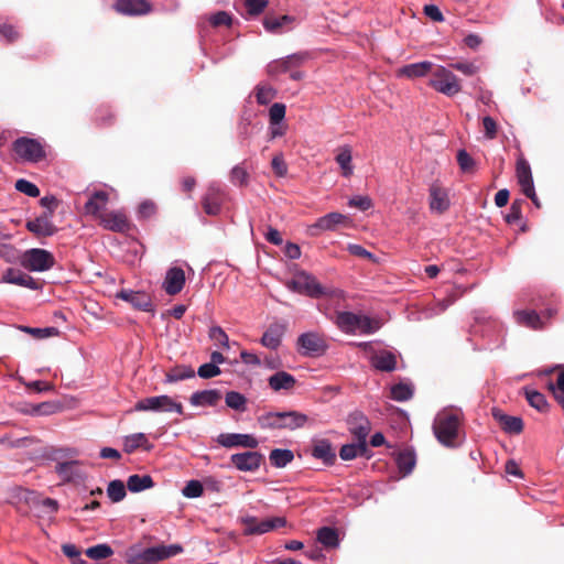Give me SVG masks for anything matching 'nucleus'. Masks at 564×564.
<instances>
[{"label":"nucleus","mask_w":564,"mask_h":564,"mask_svg":"<svg viewBox=\"0 0 564 564\" xmlns=\"http://www.w3.org/2000/svg\"><path fill=\"white\" fill-rule=\"evenodd\" d=\"M347 216L340 213H329L319 217L314 224L308 226L307 231L311 236H317L322 231H333L347 221Z\"/></svg>","instance_id":"nucleus-15"},{"label":"nucleus","mask_w":564,"mask_h":564,"mask_svg":"<svg viewBox=\"0 0 564 564\" xmlns=\"http://www.w3.org/2000/svg\"><path fill=\"white\" fill-rule=\"evenodd\" d=\"M215 189L214 185H210L204 196L203 207L206 214L208 215H217L220 212L221 198H213V191Z\"/></svg>","instance_id":"nucleus-44"},{"label":"nucleus","mask_w":564,"mask_h":564,"mask_svg":"<svg viewBox=\"0 0 564 564\" xmlns=\"http://www.w3.org/2000/svg\"><path fill=\"white\" fill-rule=\"evenodd\" d=\"M183 552L180 544H159L155 546L139 549L132 546L127 551L128 564H156L160 561L173 557Z\"/></svg>","instance_id":"nucleus-2"},{"label":"nucleus","mask_w":564,"mask_h":564,"mask_svg":"<svg viewBox=\"0 0 564 564\" xmlns=\"http://www.w3.org/2000/svg\"><path fill=\"white\" fill-rule=\"evenodd\" d=\"M451 67L466 76H473L479 70V67L476 64L469 62H456L451 64Z\"/></svg>","instance_id":"nucleus-61"},{"label":"nucleus","mask_w":564,"mask_h":564,"mask_svg":"<svg viewBox=\"0 0 564 564\" xmlns=\"http://www.w3.org/2000/svg\"><path fill=\"white\" fill-rule=\"evenodd\" d=\"M221 394L218 390L196 391L191 395L189 402L194 406H214L220 400Z\"/></svg>","instance_id":"nucleus-34"},{"label":"nucleus","mask_w":564,"mask_h":564,"mask_svg":"<svg viewBox=\"0 0 564 564\" xmlns=\"http://www.w3.org/2000/svg\"><path fill=\"white\" fill-rule=\"evenodd\" d=\"M414 388L412 383L399 382L391 387L390 397L398 402H405L413 397Z\"/></svg>","instance_id":"nucleus-39"},{"label":"nucleus","mask_w":564,"mask_h":564,"mask_svg":"<svg viewBox=\"0 0 564 564\" xmlns=\"http://www.w3.org/2000/svg\"><path fill=\"white\" fill-rule=\"evenodd\" d=\"M525 398L529 404L540 412H544L549 408V403L541 392L536 390L525 389Z\"/></svg>","instance_id":"nucleus-47"},{"label":"nucleus","mask_w":564,"mask_h":564,"mask_svg":"<svg viewBox=\"0 0 564 564\" xmlns=\"http://www.w3.org/2000/svg\"><path fill=\"white\" fill-rule=\"evenodd\" d=\"M221 370L218 366L207 362L198 367L197 375L200 378L209 379L220 375Z\"/></svg>","instance_id":"nucleus-58"},{"label":"nucleus","mask_w":564,"mask_h":564,"mask_svg":"<svg viewBox=\"0 0 564 564\" xmlns=\"http://www.w3.org/2000/svg\"><path fill=\"white\" fill-rule=\"evenodd\" d=\"M26 229L36 236L50 237L53 236L57 228L52 221V212L44 213L43 215L29 220L26 223Z\"/></svg>","instance_id":"nucleus-20"},{"label":"nucleus","mask_w":564,"mask_h":564,"mask_svg":"<svg viewBox=\"0 0 564 564\" xmlns=\"http://www.w3.org/2000/svg\"><path fill=\"white\" fill-rule=\"evenodd\" d=\"M317 541L325 547H336L339 544L338 533L334 528L323 527L317 531Z\"/></svg>","instance_id":"nucleus-42"},{"label":"nucleus","mask_w":564,"mask_h":564,"mask_svg":"<svg viewBox=\"0 0 564 564\" xmlns=\"http://www.w3.org/2000/svg\"><path fill=\"white\" fill-rule=\"evenodd\" d=\"M556 368L561 369L557 380H556V383L551 382L549 384V388H550V390L553 391L556 401L564 409V366H557Z\"/></svg>","instance_id":"nucleus-51"},{"label":"nucleus","mask_w":564,"mask_h":564,"mask_svg":"<svg viewBox=\"0 0 564 564\" xmlns=\"http://www.w3.org/2000/svg\"><path fill=\"white\" fill-rule=\"evenodd\" d=\"M457 162L463 172H470L475 166V160L465 150L458 151Z\"/></svg>","instance_id":"nucleus-57"},{"label":"nucleus","mask_w":564,"mask_h":564,"mask_svg":"<svg viewBox=\"0 0 564 564\" xmlns=\"http://www.w3.org/2000/svg\"><path fill=\"white\" fill-rule=\"evenodd\" d=\"M429 85L447 97L455 96L462 90L457 76L442 65L434 66Z\"/></svg>","instance_id":"nucleus-6"},{"label":"nucleus","mask_w":564,"mask_h":564,"mask_svg":"<svg viewBox=\"0 0 564 564\" xmlns=\"http://www.w3.org/2000/svg\"><path fill=\"white\" fill-rule=\"evenodd\" d=\"M335 161L339 165L340 173L344 177L349 178L354 174L352 150L350 145L344 144L339 147L337 149Z\"/></svg>","instance_id":"nucleus-31"},{"label":"nucleus","mask_w":564,"mask_h":564,"mask_svg":"<svg viewBox=\"0 0 564 564\" xmlns=\"http://www.w3.org/2000/svg\"><path fill=\"white\" fill-rule=\"evenodd\" d=\"M107 495L112 502L123 500L127 495L123 481L119 479L110 481L107 487Z\"/></svg>","instance_id":"nucleus-48"},{"label":"nucleus","mask_w":564,"mask_h":564,"mask_svg":"<svg viewBox=\"0 0 564 564\" xmlns=\"http://www.w3.org/2000/svg\"><path fill=\"white\" fill-rule=\"evenodd\" d=\"M336 326L345 334H375L381 327L380 323L367 315L351 312H336Z\"/></svg>","instance_id":"nucleus-4"},{"label":"nucleus","mask_w":564,"mask_h":564,"mask_svg":"<svg viewBox=\"0 0 564 564\" xmlns=\"http://www.w3.org/2000/svg\"><path fill=\"white\" fill-rule=\"evenodd\" d=\"M308 422V416L297 411L268 412L258 417L262 429L297 430Z\"/></svg>","instance_id":"nucleus-5"},{"label":"nucleus","mask_w":564,"mask_h":564,"mask_svg":"<svg viewBox=\"0 0 564 564\" xmlns=\"http://www.w3.org/2000/svg\"><path fill=\"white\" fill-rule=\"evenodd\" d=\"M15 188H17V191H19L30 197H37L40 195L39 187L34 183H32L28 180H24V178H20L17 181Z\"/></svg>","instance_id":"nucleus-52"},{"label":"nucleus","mask_w":564,"mask_h":564,"mask_svg":"<svg viewBox=\"0 0 564 564\" xmlns=\"http://www.w3.org/2000/svg\"><path fill=\"white\" fill-rule=\"evenodd\" d=\"M0 35L8 43L14 42L19 37V33L14 29L13 25L9 24L8 22H1V21H0Z\"/></svg>","instance_id":"nucleus-60"},{"label":"nucleus","mask_w":564,"mask_h":564,"mask_svg":"<svg viewBox=\"0 0 564 564\" xmlns=\"http://www.w3.org/2000/svg\"><path fill=\"white\" fill-rule=\"evenodd\" d=\"M269 387L273 391L291 390L296 383L294 376L286 371H278L268 379Z\"/></svg>","instance_id":"nucleus-32"},{"label":"nucleus","mask_w":564,"mask_h":564,"mask_svg":"<svg viewBox=\"0 0 564 564\" xmlns=\"http://www.w3.org/2000/svg\"><path fill=\"white\" fill-rule=\"evenodd\" d=\"M288 288L293 292L304 294L312 299H319L322 296L333 299L344 297L341 290H328L324 288L314 275L305 271L296 273L294 278L288 282Z\"/></svg>","instance_id":"nucleus-3"},{"label":"nucleus","mask_w":564,"mask_h":564,"mask_svg":"<svg viewBox=\"0 0 564 564\" xmlns=\"http://www.w3.org/2000/svg\"><path fill=\"white\" fill-rule=\"evenodd\" d=\"M134 410L140 412H175L177 414H183L182 403L174 401L166 394L144 398L135 403Z\"/></svg>","instance_id":"nucleus-8"},{"label":"nucleus","mask_w":564,"mask_h":564,"mask_svg":"<svg viewBox=\"0 0 564 564\" xmlns=\"http://www.w3.org/2000/svg\"><path fill=\"white\" fill-rule=\"evenodd\" d=\"M268 6L267 0H245V7L250 15L260 14Z\"/></svg>","instance_id":"nucleus-59"},{"label":"nucleus","mask_w":564,"mask_h":564,"mask_svg":"<svg viewBox=\"0 0 564 564\" xmlns=\"http://www.w3.org/2000/svg\"><path fill=\"white\" fill-rule=\"evenodd\" d=\"M269 458L272 466L283 468L293 460L294 454L291 449L275 448L271 451Z\"/></svg>","instance_id":"nucleus-41"},{"label":"nucleus","mask_w":564,"mask_h":564,"mask_svg":"<svg viewBox=\"0 0 564 564\" xmlns=\"http://www.w3.org/2000/svg\"><path fill=\"white\" fill-rule=\"evenodd\" d=\"M208 337L216 346L224 349L230 348L229 337L220 326H212L208 332Z\"/></svg>","instance_id":"nucleus-49"},{"label":"nucleus","mask_w":564,"mask_h":564,"mask_svg":"<svg viewBox=\"0 0 564 564\" xmlns=\"http://www.w3.org/2000/svg\"><path fill=\"white\" fill-rule=\"evenodd\" d=\"M462 420V412L459 409L448 408L437 413L433 431L444 446H455V440L458 435V429Z\"/></svg>","instance_id":"nucleus-1"},{"label":"nucleus","mask_w":564,"mask_h":564,"mask_svg":"<svg viewBox=\"0 0 564 564\" xmlns=\"http://www.w3.org/2000/svg\"><path fill=\"white\" fill-rule=\"evenodd\" d=\"M492 416L499 424L501 425L502 430L510 434H519L523 430V421L519 416H511L508 414L502 413L501 410L494 408L492 409Z\"/></svg>","instance_id":"nucleus-27"},{"label":"nucleus","mask_w":564,"mask_h":564,"mask_svg":"<svg viewBox=\"0 0 564 564\" xmlns=\"http://www.w3.org/2000/svg\"><path fill=\"white\" fill-rule=\"evenodd\" d=\"M86 555L91 560H104L113 554V550L106 543L90 546L86 550Z\"/></svg>","instance_id":"nucleus-50"},{"label":"nucleus","mask_w":564,"mask_h":564,"mask_svg":"<svg viewBox=\"0 0 564 564\" xmlns=\"http://www.w3.org/2000/svg\"><path fill=\"white\" fill-rule=\"evenodd\" d=\"M482 126L485 130V137L488 140H492L497 137L498 126L497 122L489 116L482 118Z\"/></svg>","instance_id":"nucleus-64"},{"label":"nucleus","mask_w":564,"mask_h":564,"mask_svg":"<svg viewBox=\"0 0 564 564\" xmlns=\"http://www.w3.org/2000/svg\"><path fill=\"white\" fill-rule=\"evenodd\" d=\"M397 465L403 475H409L415 466V454L409 449L399 453Z\"/></svg>","instance_id":"nucleus-43"},{"label":"nucleus","mask_w":564,"mask_h":564,"mask_svg":"<svg viewBox=\"0 0 564 564\" xmlns=\"http://www.w3.org/2000/svg\"><path fill=\"white\" fill-rule=\"evenodd\" d=\"M109 202V194L105 191H95L90 194L86 202L84 209L87 215H91L96 218H100L104 215V210Z\"/></svg>","instance_id":"nucleus-25"},{"label":"nucleus","mask_w":564,"mask_h":564,"mask_svg":"<svg viewBox=\"0 0 564 564\" xmlns=\"http://www.w3.org/2000/svg\"><path fill=\"white\" fill-rule=\"evenodd\" d=\"M358 456L369 457L367 443L357 441L356 443L345 444L339 451V457L343 460H351Z\"/></svg>","instance_id":"nucleus-35"},{"label":"nucleus","mask_w":564,"mask_h":564,"mask_svg":"<svg viewBox=\"0 0 564 564\" xmlns=\"http://www.w3.org/2000/svg\"><path fill=\"white\" fill-rule=\"evenodd\" d=\"M19 498L24 500L32 511H35L37 516L52 514L57 511V501L51 498H43L35 491L21 489L19 491Z\"/></svg>","instance_id":"nucleus-11"},{"label":"nucleus","mask_w":564,"mask_h":564,"mask_svg":"<svg viewBox=\"0 0 564 564\" xmlns=\"http://www.w3.org/2000/svg\"><path fill=\"white\" fill-rule=\"evenodd\" d=\"M256 99L259 105H268L276 95V90L268 84H259L256 86Z\"/></svg>","instance_id":"nucleus-45"},{"label":"nucleus","mask_w":564,"mask_h":564,"mask_svg":"<svg viewBox=\"0 0 564 564\" xmlns=\"http://www.w3.org/2000/svg\"><path fill=\"white\" fill-rule=\"evenodd\" d=\"M194 377V370L191 368H175L166 375L167 382H177Z\"/></svg>","instance_id":"nucleus-54"},{"label":"nucleus","mask_w":564,"mask_h":564,"mask_svg":"<svg viewBox=\"0 0 564 564\" xmlns=\"http://www.w3.org/2000/svg\"><path fill=\"white\" fill-rule=\"evenodd\" d=\"M271 166H272L274 173L279 177H283L288 173V165H286L284 158L281 153L273 156Z\"/></svg>","instance_id":"nucleus-63"},{"label":"nucleus","mask_w":564,"mask_h":564,"mask_svg":"<svg viewBox=\"0 0 564 564\" xmlns=\"http://www.w3.org/2000/svg\"><path fill=\"white\" fill-rule=\"evenodd\" d=\"M117 297L130 303L133 307L140 311L151 312L153 310L151 299L144 292L121 290L119 293H117Z\"/></svg>","instance_id":"nucleus-22"},{"label":"nucleus","mask_w":564,"mask_h":564,"mask_svg":"<svg viewBox=\"0 0 564 564\" xmlns=\"http://www.w3.org/2000/svg\"><path fill=\"white\" fill-rule=\"evenodd\" d=\"M3 281L7 283L24 286L30 290H37L40 286L39 282L30 274L17 269H8L3 275Z\"/></svg>","instance_id":"nucleus-30"},{"label":"nucleus","mask_w":564,"mask_h":564,"mask_svg":"<svg viewBox=\"0 0 564 564\" xmlns=\"http://www.w3.org/2000/svg\"><path fill=\"white\" fill-rule=\"evenodd\" d=\"M285 330V324L279 322L272 323L263 333L260 339L261 345L271 350H276L281 346Z\"/></svg>","instance_id":"nucleus-21"},{"label":"nucleus","mask_w":564,"mask_h":564,"mask_svg":"<svg viewBox=\"0 0 564 564\" xmlns=\"http://www.w3.org/2000/svg\"><path fill=\"white\" fill-rule=\"evenodd\" d=\"M314 458L323 460L326 465H333L336 459L335 451L328 440L318 438L313 441V447L311 452Z\"/></svg>","instance_id":"nucleus-28"},{"label":"nucleus","mask_w":564,"mask_h":564,"mask_svg":"<svg viewBox=\"0 0 564 564\" xmlns=\"http://www.w3.org/2000/svg\"><path fill=\"white\" fill-rule=\"evenodd\" d=\"M231 464L240 471L253 473L263 462V455L259 452H243L230 456Z\"/></svg>","instance_id":"nucleus-14"},{"label":"nucleus","mask_w":564,"mask_h":564,"mask_svg":"<svg viewBox=\"0 0 564 564\" xmlns=\"http://www.w3.org/2000/svg\"><path fill=\"white\" fill-rule=\"evenodd\" d=\"M154 486L153 479L150 475H131L127 480V488L131 492H140L150 489Z\"/></svg>","instance_id":"nucleus-36"},{"label":"nucleus","mask_w":564,"mask_h":564,"mask_svg":"<svg viewBox=\"0 0 564 564\" xmlns=\"http://www.w3.org/2000/svg\"><path fill=\"white\" fill-rule=\"evenodd\" d=\"M516 172L518 183L520 184L523 194L534 195L533 177L529 163L523 159H519L517 162Z\"/></svg>","instance_id":"nucleus-29"},{"label":"nucleus","mask_w":564,"mask_h":564,"mask_svg":"<svg viewBox=\"0 0 564 564\" xmlns=\"http://www.w3.org/2000/svg\"><path fill=\"white\" fill-rule=\"evenodd\" d=\"M185 284V272L183 269L172 267L167 270L163 282V289L169 295L180 293Z\"/></svg>","instance_id":"nucleus-23"},{"label":"nucleus","mask_w":564,"mask_h":564,"mask_svg":"<svg viewBox=\"0 0 564 564\" xmlns=\"http://www.w3.org/2000/svg\"><path fill=\"white\" fill-rule=\"evenodd\" d=\"M99 223L105 229L116 232H124L130 228L128 217L123 210L104 213V215H100Z\"/></svg>","instance_id":"nucleus-17"},{"label":"nucleus","mask_w":564,"mask_h":564,"mask_svg":"<svg viewBox=\"0 0 564 564\" xmlns=\"http://www.w3.org/2000/svg\"><path fill=\"white\" fill-rule=\"evenodd\" d=\"M21 263L30 271L44 272L54 267L55 259L52 252L45 249L33 248L23 253Z\"/></svg>","instance_id":"nucleus-9"},{"label":"nucleus","mask_w":564,"mask_h":564,"mask_svg":"<svg viewBox=\"0 0 564 564\" xmlns=\"http://www.w3.org/2000/svg\"><path fill=\"white\" fill-rule=\"evenodd\" d=\"M285 110L284 104H273L269 109L270 123H281L285 117Z\"/></svg>","instance_id":"nucleus-55"},{"label":"nucleus","mask_w":564,"mask_h":564,"mask_svg":"<svg viewBox=\"0 0 564 564\" xmlns=\"http://www.w3.org/2000/svg\"><path fill=\"white\" fill-rule=\"evenodd\" d=\"M371 365L380 371H393L397 367V357L388 350H380L371 357Z\"/></svg>","instance_id":"nucleus-33"},{"label":"nucleus","mask_w":564,"mask_h":564,"mask_svg":"<svg viewBox=\"0 0 564 564\" xmlns=\"http://www.w3.org/2000/svg\"><path fill=\"white\" fill-rule=\"evenodd\" d=\"M517 322L532 329L542 328L540 315L535 311H519L516 313Z\"/></svg>","instance_id":"nucleus-40"},{"label":"nucleus","mask_w":564,"mask_h":564,"mask_svg":"<svg viewBox=\"0 0 564 564\" xmlns=\"http://www.w3.org/2000/svg\"><path fill=\"white\" fill-rule=\"evenodd\" d=\"M204 488L200 481L189 480L182 489V494L186 498H198L203 495Z\"/></svg>","instance_id":"nucleus-53"},{"label":"nucleus","mask_w":564,"mask_h":564,"mask_svg":"<svg viewBox=\"0 0 564 564\" xmlns=\"http://www.w3.org/2000/svg\"><path fill=\"white\" fill-rule=\"evenodd\" d=\"M239 521L243 525L242 532L245 535H261L286 525V519L284 517L259 520L252 516H245L241 517Z\"/></svg>","instance_id":"nucleus-7"},{"label":"nucleus","mask_w":564,"mask_h":564,"mask_svg":"<svg viewBox=\"0 0 564 564\" xmlns=\"http://www.w3.org/2000/svg\"><path fill=\"white\" fill-rule=\"evenodd\" d=\"M306 58V53L291 54L285 58H281L270 63L268 65V74L270 76H275L282 73L291 72L293 68L302 65Z\"/></svg>","instance_id":"nucleus-18"},{"label":"nucleus","mask_w":564,"mask_h":564,"mask_svg":"<svg viewBox=\"0 0 564 564\" xmlns=\"http://www.w3.org/2000/svg\"><path fill=\"white\" fill-rule=\"evenodd\" d=\"M139 447H143L145 449H150L151 445L149 444V441L143 433H134L131 435H128L123 440V449L126 453H133Z\"/></svg>","instance_id":"nucleus-37"},{"label":"nucleus","mask_w":564,"mask_h":564,"mask_svg":"<svg viewBox=\"0 0 564 564\" xmlns=\"http://www.w3.org/2000/svg\"><path fill=\"white\" fill-rule=\"evenodd\" d=\"M225 402L228 408L243 412L247 409V399L243 394L237 391H229L226 393Z\"/></svg>","instance_id":"nucleus-46"},{"label":"nucleus","mask_w":564,"mask_h":564,"mask_svg":"<svg viewBox=\"0 0 564 564\" xmlns=\"http://www.w3.org/2000/svg\"><path fill=\"white\" fill-rule=\"evenodd\" d=\"M326 348L325 339L318 333L307 332L297 338V349L303 356H321L325 352Z\"/></svg>","instance_id":"nucleus-12"},{"label":"nucleus","mask_w":564,"mask_h":564,"mask_svg":"<svg viewBox=\"0 0 564 564\" xmlns=\"http://www.w3.org/2000/svg\"><path fill=\"white\" fill-rule=\"evenodd\" d=\"M434 64L430 61L412 63L400 67L395 75L398 78L416 79L425 77L433 72Z\"/></svg>","instance_id":"nucleus-19"},{"label":"nucleus","mask_w":564,"mask_h":564,"mask_svg":"<svg viewBox=\"0 0 564 564\" xmlns=\"http://www.w3.org/2000/svg\"><path fill=\"white\" fill-rule=\"evenodd\" d=\"M217 442L226 447H246V448H256L259 444L258 440L250 434H240V433H223L217 437Z\"/></svg>","instance_id":"nucleus-16"},{"label":"nucleus","mask_w":564,"mask_h":564,"mask_svg":"<svg viewBox=\"0 0 564 564\" xmlns=\"http://www.w3.org/2000/svg\"><path fill=\"white\" fill-rule=\"evenodd\" d=\"M449 207V198L447 191L440 186L437 183H433L430 186V209L433 213L442 214Z\"/></svg>","instance_id":"nucleus-26"},{"label":"nucleus","mask_w":564,"mask_h":564,"mask_svg":"<svg viewBox=\"0 0 564 564\" xmlns=\"http://www.w3.org/2000/svg\"><path fill=\"white\" fill-rule=\"evenodd\" d=\"M59 410V404L56 402H42L33 406L32 413L37 415L54 414Z\"/></svg>","instance_id":"nucleus-56"},{"label":"nucleus","mask_w":564,"mask_h":564,"mask_svg":"<svg viewBox=\"0 0 564 564\" xmlns=\"http://www.w3.org/2000/svg\"><path fill=\"white\" fill-rule=\"evenodd\" d=\"M56 473L64 481H73L80 476L78 470V462L69 460L58 463L56 465Z\"/></svg>","instance_id":"nucleus-38"},{"label":"nucleus","mask_w":564,"mask_h":564,"mask_svg":"<svg viewBox=\"0 0 564 564\" xmlns=\"http://www.w3.org/2000/svg\"><path fill=\"white\" fill-rule=\"evenodd\" d=\"M453 301L449 299L438 301L436 304L427 307L425 310V316L426 317H433L437 314H441L447 310L449 305H452Z\"/></svg>","instance_id":"nucleus-62"},{"label":"nucleus","mask_w":564,"mask_h":564,"mask_svg":"<svg viewBox=\"0 0 564 564\" xmlns=\"http://www.w3.org/2000/svg\"><path fill=\"white\" fill-rule=\"evenodd\" d=\"M13 151L23 161L36 163L45 158V150L36 139L21 137L13 142Z\"/></svg>","instance_id":"nucleus-10"},{"label":"nucleus","mask_w":564,"mask_h":564,"mask_svg":"<svg viewBox=\"0 0 564 564\" xmlns=\"http://www.w3.org/2000/svg\"><path fill=\"white\" fill-rule=\"evenodd\" d=\"M115 9L126 15H142L151 11L147 0H116Z\"/></svg>","instance_id":"nucleus-24"},{"label":"nucleus","mask_w":564,"mask_h":564,"mask_svg":"<svg viewBox=\"0 0 564 564\" xmlns=\"http://www.w3.org/2000/svg\"><path fill=\"white\" fill-rule=\"evenodd\" d=\"M348 430L354 437L362 443H367V437L371 430L368 417L360 411H355L347 419Z\"/></svg>","instance_id":"nucleus-13"}]
</instances>
